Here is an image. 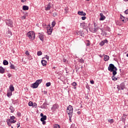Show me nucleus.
Wrapping results in <instances>:
<instances>
[{"label":"nucleus","instance_id":"obj_43","mask_svg":"<svg viewBox=\"0 0 128 128\" xmlns=\"http://www.w3.org/2000/svg\"><path fill=\"white\" fill-rule=\"evenodd\" d=\"M52 14H53V16H58V13L56 12H54Z\"/></svg>","mask_w":128,"mask_h":128},{"label":"nucleus","instance_id":"obj_12","mask_svg":"<svg viewBox=\"0 0 128 128\" xmlns=\"http://www.w3.org/2000/svg\"><path fill=\"white\" fill-rule=\"evenodd\" d=\"M100 20H106V17L104 16V14L102 13L100 14Z\"/></svg>","mask_w":128,"mask_h":128},{"label":"nucleus","instance_id":"obj_6","mask_svg":"<svg viewBox=\"0 0 128 128\" xmlns=\"http://www.w3.org/2000/svg\"><path fill=\"white\" fill-rule=\"evenodd\" d=\"M6 24L8 26H10V28H12V24H14V22L12 21L10 19H6Z\"/></svg>","mask_w":128,"mask_h":128},{"label":"nucleus","instance_id":"obj_14","mask_svg":"<svg viewBox=\"0 0 128 128\" xmlns=\"http://www.w3.org/2000/svg\"><path fill=\"white\" fill-rule=\"evenodd\" d=\"M50 8H52V6H50V4L49 3L46 6H45L46 10H50Z\"/></svg>","mask_w":128,"mask_h":128},{"label":"nucleus","instance_id":"obj_29","mask_svg":"<svg viewBox=\"0 0 128 128\" xmlns=\"http://www.w3.org/2000/svg\"><path fill=\"white\" fill-rule=\"evenodd\" d=\"M108 122H110V124H112L114 123V120L113 119H108Z\"/></svg>","mask_w":128,"mask_h":128},{"label":"nucleus","instance_id":"obj_4","mask_svg":"<svg viewBox=\"0 0 128 128\" xmlns=\"http://www.w3.org/2000/svg\"><path fill=\"white\" fill-rule=\"evenodd\" d=\"M42 79H40L36 80V82L34 83L33 84H31V88H36L40 84H42Z\"/></svg>","mask_w":128,"mask_h":128},{"label":"nucleus","instance_id":"obj_23","mask_svg":"<svg viewBox=\"0 0 128 128\" xmlns=\"http://www.w3.org/2000/svg\"><path fill=\"white\" fill-rule=\"evenodd\" d=\"M116 75L112 74V80H118V78L115 77Z\"/></svg>","mask_w":128,"mask_h":128},{"label":"nucleus","instance_id":"obj_32","mask_svg":"<svg viewBox=\"0 0 128 128\" xmlns=\"http://www.w3.org/2000/svg\"><path fill=\"white\" fill-rule=\"evenodd\" d=\"M106 30H108V32H110V28L108 26H106L105 28Z\"/></svg>","mask_w":128,"mask_h":128},{"label":"nucleus","instance_id":"obj_25","mask_svg":"<svg viewBox=\"0 0 128 128\" xmlns=\"http://www.w3.org/2000/svg\"><path fill=\"white\" fill-rule=\"evenodd\" d=\"M42 108H46V102H44L42 106Z\"/></svg>","mask_w":128,"mask_h":128},{"label":"nucleus","instance_id":"obj_19","mask_svg":"<svg viewBox=\"0 0 128 128\" xmlns=\"http://www.w3.org/2000/svg\"><path fill=\"white\" fill-rule=\"evenodd\" d=\"M104 60L105 62H108V60H110V56H108V55H106L104 56Z\"/></svg>","mask_w":128,"mask_h":128},{"label":"nucleus","instance_id":"obj_62","mask_svg":"<svg viewBox=\"0 0 128 128\" xmlns=\"http://www.w3.org/2000/svg\"><path fill=\"white\" fill-rule=\"evenodd\" d=\"M124 2H128V0H124Z\"/></svg>","mask_w":128,"mask_h":128},{"label":"nucleus","instance_id":"obj_7","mask_svg":"<svg viewBox=\"0 0 128 128\" xmlns=\"http://www.w3.org/2000/svg\"><path fill=\"white\" fill-rule=\"evenodd\" d=\"M58 108H60L58 105L57 104H55L53 105L52 107L51 108V110H52V112H56V110L58 109Z\"/></svg>","mask_w":128,"mask_h":128},{"label":"nucleus","instance_id":"obj_2","mask_svg":"<svg viewBox=\"0 0 128 128\" xmlns=\"http://www.w3.org/2000/svg\"><path fill=\"white\" fill-rule=\"evenodd\" d=\"M7 124L9 126H12V124H15V122H16V117L14 116H10V119H8L6 120Z\"/></svg>","mask_w":128,"mask_h":128},{"label":"nucleus","instance_id":"obj_9","mask_svg":"<svg viewBox=\"0 0 128 128\" xmlns=\"http://www.w3.org/2000/svg\"><path fill=\"white\" fill-rule=\"evenodd\" d=\"M78 14L80 16H86V12H84L82 11H78Z\"/></svg>","mask_w":128,"mask_h":128},{"label":"nucleus","instance_id":"obj_36","mask_svg":"<svg viewBox=\"0 0 128 128\" xmlns=\"http://www.w3.org/2000/svg\"><path fill=\"white\" fill-rule=\"evenodd\" d=\"M120 18L122 20V22H124V16H122V15L120 14Z\"/></svg>","mask_w":128,"mask_h":128},{"label":"nucleus","instance_id":"obj_52","mask_svg":"<svg viewBox=\"0 0 128 128\" xmlns=\"http://www.w3.org/2000/svg\"><path fill=\"white\" fill-rule=\"evenodd\" d=\"M42 124H46V121H42Z\"/></svg>","mask_w":128,"mask_h":128},{"label":"nucleus","instance_id":"obj_40","mask_svg":"<svg viewBox=\"0 0 128 128\" xmlns=\"http://www.w3.org/2000/svg\"><path fill=\"white\" fill-rule=\"evenodd\" d=\"M72 86H77L76 82H73L72 84Z\"/></svg>","mask_w":128,"mask_h":128},{"label":"nucleus","instance_id":"obj_41","mask_svg":"<svg viewBox=\"0 0 128 128\" xmlns=\"http://www.w3.org/2000/svg\"><path fill=\"white\" fill-rule=\"evenodd\" d=\"M87 42H88L86 44V45L87 46H90V40H88Z\"/></svg>","mask_w":128,"mask_h":128},{"label":"nucleus","instance_id":"obj_11","mask_svg":"<svg viewBox=\"0 0 128 128\" xmlns=\"http://www.w3.org/2000/svg\"><path fill=\"white\" fill-rule=\"evenodd\" d=\"M6 95L8 98H10V96H12V91L8 90Z\"/></svg>","mask_w":128,"mask_h":128},{"label":"nucleus","instance_id":"obj_15","mask_svg":"<svg viewBox=\"0 0 128 128\" xmlns=\"http://www.w3.org/2000/svg\"><path fill=\"white\" fill-rule=\"evenodd\" d=\"M41 62L43 66H46V63L48 62L46 60H42Z\"/></svg>","mask_w":128,"mask_h":128},{"label":"nucleus","instance_id":"obj_60","mask_svg":"<svg viewBox=\"0 0 128 128\" xmlns=\"http://www.w3.org/2000/svg\"><path fill=\"white\" fill-rule=\"evenodd\" d=\"M17 125H18V126H17V128H20V124H17Z\"/></svg>","mask_w":128,"mask_h":128},{"label":"nucleus","instance_id":"obj_21","mask_svg":"<svg viewBox=\"0 0 128 128\" xmlns=\"http://www.w3.org/2000/svg\"><path fill=\"white\" fill-rule=\"evenodd\" d=\"M3 64L4 66H8V62L6 60H4L3 61Z\"/></svg>","mask_w":128,"mask_h":128},{"label":"nucleus","instance_id":"obj_63","mask_svg":"<svg viewBox=\"0 0 128 128\" xmlns=\"http://www.w3.org/2000/svg\"><path fill=\"white\" fill-rule=\"evenodd\" d=\"M126 56L128 58V53L126 54Z\"/></svg>","mask_w":128,"mask_h":128},{"label":"nucleus","instance_id":"obj_20","mask_svg":"<svg viewBox=\"0 0 128 128\" xmlns=\"http://www.w3.org/2000/svg\"><path fill=\"white\" fill-rule=\"evenodd\" d=\"M46 120V116H44L43 117H42L40 118L41 122H44Z\"/></svg>","mask_w":128,"mask_h":128},{"label":"nucleus","instance_id":"obj_46","mask_svg":"<svg viewBox=\"0 0 128 128\" xmlns=\"http://www.w3.org/2000/svg\"><path fill=\"white\" fill-rule=\"evenodd\" d=\"M90 82L92 84H94V80H90Z\"/></svg>","mask_w":128,"mask_h":128},{"label":"nucleus","instance_id":"obj_27","mask_svg":"<svg viewBox=\"0 0 128 128\" xmlns=\"http://www.w3.org/2000/svg\"><path fill=\"white\" fill-rule=\"evenodd\" d=\"M9 108L11 110V112H14V107L11 106Z\"/></svg>","mask_w":128,"mask_h":128},{"label":"nucleus","instance_id":"obj_17","mask_svg":"<svg viewBox=\"0 0 128 128\" xmlns=\"http://www.w3.org/2000/svg\"><path fill=\"white\" fill-rule=\"evenodd\" d=\"M22 10H28V6H23Z\"/></svg>","mask_w":128,"mask_h":128},{"label":"nucleus","instance_id":"obj_47","mask_svg":"<svg viewBox=\"0 0 128 128\" xmlns=\"http://www.w3.org/2000/svg\"><path fill=\"white\" fill-rule=\"evenodd\" d=\"M103 42H104V44H108V42L107 40H104Z\"/></svg>","mask_w":128,"mask_h":128},{"label":"nucleus","instance_id":"obj_64","mask_svg":"<svg viewBox=\"0 0 128 128\" xmlns=\"http://www.w3.org/2000/svg\"><path fill=\"white\" fill-rule=\"evenodd\" d=\"M56 68V67H53V68Z\"/></svg>","mask_w":128,"mask_h":128},{"label":"nucleus","instance_id":"obj_55","mask_svg":"<svg viewBox=\"0 0 128 128\" xmlns=\"http://www.w3.org/2000/svg\"><path fill=\"white\" fill-rule=\"evenodd\" d=\"M123 116L124 117V118H126V114H123Z\"/></svg>","mask_w":128,"mask_h":128},{"label":"nucleus","instance_id":"obj_33","mask_svg":"<svg viewBox=\"0 0 128 128\" xmlns=\"http://www.w3.org/2000/svg\"><path fill=\"white\" fill-rule=\"evenodd\" d=\"M56 21H53L52 23V28H54L56 26Z\"/></svg>","mask_w":128,"mask_h":128},{"label":"nucleus","instance_id":"obj_28","mask_svg":"<svg viewBox=\"0 0 128 128\" xmlns=\"http://www.w3.org/2000/svg\"><path fill=\"white\" fill-rule=\"evenodd\" d=\"M8 36H9V38H10V36H12V32H10V30H8Z\"/></svg>","mask_w":128,"mask_h":128},{"label":"nucleus","instance_id":"obj_8","mask_svg":"<svg viewBox=\"0 0 128 128\" xmlns=\"http://www.w3.org/2000/svg\"><path fill=\"white\" fill-rule=\"evenodd\" d=\"M67 110H69V112H72L74 108H72V106L70 105L68 106V107L67 108Z\"/></svg>","mask_w":128,"mask_h":128},{"label":"nucleus","instance_id":"obj_50","mask_svg":"<svg viewBox=\"0 0 128 128\" xmlns=\"http://www.w3.org/2000/svg\"><path fill=\"white\" fill-rule=\"evenodd\" d=\"M21 18L22 20H26V16H22Z\"/></svg>","mask_w":128,"mask_h":128},{"label":"nucleus","instance_id":"obj_53","mask_svg":"<svg viewBox=\"0 0 128 128\" xmlns=\"http://www.w3.org/2000/svg\"><path fill=\"white\" fill-rule=\"evenodd\" d=\"M40 116H42V118L44 116V114H42V113H41V114H40Z\"/></svg>","mask_w":128,"mask_h":128},{"label":"nucleus","instance_id":"obj_45","mask_svg":"<svg viewBox=\"0 0 128 128\" xmlns=\"http://www.w3.org/2000/svg\"><path fill=\"white\" fill-rule=\"evenodd\" d=\"M46 58V60H50V56L46 55L45 56Z\"/></svg>","mask_w":128,"mask_h":128},{"label":"nucleus","instance_id":"obj_22","mask_svg":"<svg viewBox=\"0 0 128 128\" xmlns=\"http://www.w3.org/2000/svg\"><path fill=\"white\" fill-rule=\"evenodd\" d=\"M68 112L69 118H72V112Z\"/></svg>","mask_w":128,"mask_h":128},{"label":"nucleus","instance_id":"obj_51","mask_svg":"<svg viewBox=\"0 0 128 128\" xmlns=\"http://www.w3.org/2000/svg\"><path fill=\"white\" fill-rule=\"evenodd\" d=\"M44 94H48V92L46 91H44Z\"/></svg>","mask_w":128,"mask_h":128},{"label":"nucleus","instance_id":"obj_57","mask_svg":"<svg viewBox=\"0 0 128 128\" xmlns=\"http://www.w3.org/2000/svg\"><path fill=\"white\" fill-rule=\"evenodd\" d=\"M78 70H80V68H76V72H78Z\"/></svg>","mask_w":128,"mask_h":128},{"label":"nucleus","instance_id":"obj_61","mask_svg":"<svg viewBox=\"0 0 128 128\" xmlns=\"http://www.w3.org/2000/svg\"><path fill=\"white\" fill-rule=\"evenodd\" d=\"M70 122H72V118H69Z\"/></svg>","mask_w":128,"mask_h":128},{"label":"nucleus","instance_id":"obj_16","mask_svg":"<svg viewBox=\"0 0 128 128\" xmlns=\"http://www.w3.org/2000/svg\"><path fill=\"white\" fill-rule=\"evenodd\" d=\"M0 74H4V68L2 66H0Z\"/></svg>","mask_w":128,"mask_h":128},{"label":"nucleus","instance_id":"obj_1","mask_svg":"<svg viewBox=\"0 0 128 128\" xmlns=\"http://www.w3.org/2000/svg\"><path fill=\"white\" fill-rule=\"evenodd\" d=\"M108 70L111 72H112V74L116 76V74H117L116 70H118V68L114 64H110L108 66Z\"/></svg>","mask_w":128,"mask_h":128},{"label":"nucleus","instance_id":"obj_49","mask_svg":"<svg viewBox=\"0 0 128 128\" xmlns=\"http://www.w3.org/2000/svg\"><path fill=\"white\" fill-rule=\"evenodd\" d=\"M124 14H128V9L125 10Z\"/></svg>","mask_w":128,"mask_h":128},{"label":"nucleus","instance_id":"obj_26","mask_svg":"<svg viewBox=\"0 0 128 128\" xmlns=\"http://www.w3.org/2000/svg\"><path fill=\"white\" fill-rule=\"evenodd\" d=\"M80 26L81 28H86V23H80Z\"/></svg>","mask_w":128,"mask_h":128},{"label":"nucleus","instance_id":"obj_38","mask_svg":"<svg viewBox=\"0 0 128 128\" xmlns=\"http://www.w3.org/2000/svg\"><path fill=\"white\" fill-rule=\"evenodd\" d=\"M50 84H51L50 82H47V83L46 84V86L47 87H48V86H50Z\"/></svg>","mask_w":128,"mask_h":128},{"label":"nucleus","instance_id":"obj_58","mask_svg":"<svg viewBox=\"0 0 128 128\" xmlns=\"http://www.w3.org/2000/svg\"><path fill=\"white\" fill-rule=\"evenodd\" d=\"M73 126H74V124H72L70 128H72Z\"/></svg>","mask_w":128,"mask_h":128},{"label":"nucleus","instance_id":"obj_37","mask_svg":"<svg viewBox=\"0 0 128 128\" xmlns=\"http://www.w3.org/2000/svg\"><path fill=\"white\" fill-rule=\"evenodd\" d=\"M25 54H26V56H30V52H28V50L26 51Z\"/></svg>","mask_w":128,"mask_h":128},{"label":"nucleus","instance_id":"obj_48","mask_svg":"<svg viewBox=\"0 0 128 128\" xmlns=\"http://www.w3.org/2000/svg\"><path fill=\"white\" fill-rule=\"evenodd\" d=\"M17 116H22V114H20V112H17Z\"/></svg>","mask_w":128,"mask_h":128},{"label":"nucleus","instance_id":"obj_35","mask_svg":"<svg viewBox=\"0 0 128 128\" xmlns=\"http://www.w3.org/2000/svg\"><path fill=\"white\" fill-rule=\"evenodd\" d=\"M29 106H34V103L32 102H30L28 103Z\"/></svg>","mask_w":128,"mask_h":128},{"label":"nucleus","instance_id":"obj_31","mask_svg":"<svg viewBox=\"0 0 128 128\" xmlns=\"http://www.w3.org/2000/svg\"><path fill=\"white\" fill-rule=\"evenodd\" d=\"M42 51H38L37 52V55L38 56H42Z\"/></svg>","mask_w":128,"mask_h":128},{"label":"nucleus","instance_id":"obj_18","mask_svg":"<svg viewBox=\"0 0 128 128\" xmlns=\"http://www.w3.org/2000/svg\"><path fill=\"white\" fill-rule=\"evenodd\" d=\"M39 38L42 42H44V34H40L39 35Z\"/></svg>","mask_w":128,"mask_h":128},{"label":"nucleus","instance_id":"obj_39","mask_svg":"<svg viewBox=\"0 0 128 128\" xmlns=\"http://www.w3.org/2000/svg\"><path fill=\"white\" fill-rule=\"evenodd\" d=\"M79 62H81V64H83V62H84V60H83L82 58H81L79 60Z\"/></svg>","mask_w":128,"mask_h":128},{"label":"nucleus","instance_id":"obj_42","mask_svg":"<svg viewBox=\"0 0 128 128\" xmlns=\"http://www.w3.org/2000/svg\"><path fill=\"white\" fill-rule=\"evenodd\" d=\"M100 46H104V42H103V41H102L100 42Z\"/></svg>","mask_w":128,"mask_h":128},{"label":"nucleus","instance_id":"obj_56","mask_svg":"<svg viewBox=\"0 0 128 128\" xmlns=\"http://www.w3.org/2000/svg\"><path fill=\"white\" fill-rule=\"evenodd\" d=\"M26 0H21L22 2H26Z\"/></svg>","mask_w":128,"mask_h":128},{"label":"nucleus","instance_id":"obj_3","mask_svg":"<svg viewBox=\"0 0 128 128\" xmlns=\"http://www.w3.org/2000/svg\"><path fill=\"white\" fill-rule=\"evenodd\" d=\"M26 36H28L30 40H34L36 38V34L33 31H30L27 33Z\"/></svg>","mask_w":128,"mask_h":128},{"label":"nucleus","instance_id":"obj_13","mask_svg":"<svg viewBox=\"0 0 128 128\" xmlns=\"http://www.w3.org/2000/svg\"><path fill=\"white\" fill-rule=\"evenodd\" d=\"M10 92H14V85L10 84V87H9Z\"/></svg>","mask_w":128,"mask_h":128},{"label":"nucleus","instance_id":"obj_30","mask_svg":"<svg viewBox=\"0 0 128 128\" xmlns=\"http://www.w3.org/2000/svg\"><path fill=\"white\" fill-rule=\"evenodd\" d=\"M10 68H12V70H16V66H14V65L12 64H11Z\"/></svg>","mask_w":128,"mask_h":128},{"label":"nucleus","instance_id":"obj_34","mask_svg":"<svg viewBox=\"0 0 128 128\" xmlns=\"http://www.w3.org/2000/svg\"><path fill=\"white\" fill-rule=\"evenodd\" d=\"M98 30V28H94V30H93L92 32H96Z\"/></svg>","mask_w":128,"mask_h":128},{"label":"nucleus","instance_id":"obj_59","mask_svg":"<svg viewBox=\"0 0 128 128\" xmlns=\"http://www.w3.org/2000/svg\"><path fill=\"white\" fill-rule=\"evenodd\" d=\"M63 62H66V59H63Z\"/></svg>","mask_w":128,"mask_h":128},{"label":"nucleus","instance_id":"obj_5","mask_svg":"<svg viewBox=\"0 0 128 128\" xmlns=\"http://www.w3.org/2000/svg\"><path fill=\"white\" fill-rule=\"evenodd\" d=\"M125 88L124 83V82L121 83L120 85H117V88L118 91L120 90H124Z\"/></svg>","mask_w":128,"mask_h":128},{"label":"nucleus","instance_id":"obj_44","mask_svg":"<svg viewBox=\"0 0 128 128\" xmlns=\"http://www.w3.org/2000/svg\"><path fill=\"white\" fill-rule=\"evenodd\" d=\"M86 18V17L85 16H84L82 17V20H84Z\"/></svg>","mask_w":128,"mask_h":128},{"label":"nucleus","instance_id":"obj_24","mask_svg":"<svg viewBox=\"0 0 128 128\" xmlns=\"http://www.w3.org/2000/svg\"><path fill=\"white\" fill-rule=\"evenodd\" d=\"M54 128H60V126L58 124H54Z\"/></svg>","mask_w":128,"mask_h":128},{"label":"nucleus","instance_id":"obj_54","mask_svg":"<svg viewBox=\"0 0 128 128\" xmlns=\"http://www.w3.org/2000/svg\"><path fill=\"white\" fill-rule=\"evenodd\" d=\"M32 106H36V103L33 104Z\"/></svg>","mask_w":128,"mask_h":128},{"label":"nucleus","instance_id":"obj_10","mask_svg":"<svg viewBox=\"0 0 128 128\" xmlns=\"http://www.w3.org/2000/svg\"><path fill=\"white\" fill-rule=\"evenodd\" d=\"M52 28L51 27H50V28L47 29L48 34H52Z\"/></svg>","mask_w":128,"mask_h":128}]
</instances>
